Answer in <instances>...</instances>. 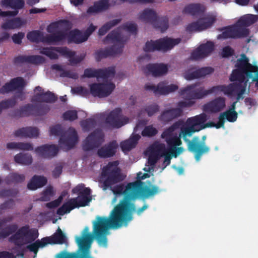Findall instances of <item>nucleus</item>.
Segmentation results:
<instances>
[{"label": "nucleus", "instance_id": "nucleus-1", "mask_svg": "<svg viewBox=\"0 0 258 258\" xmlns=\"http://www.w3.org/2000/svg\"><path fill=\"white\" fill-rule=\"evenodd\" d=\"M118 165L117 160L109 162L102 169L100 181L103 183V190L110 188L115 195H124L123 199L113 210L133 219V213L136 211V207L131 202L139 197L148 198L154 196L161 190L156 185H152L151 187L144 186L141 180L129 182L125 186L119 184L112 187L124 179Z\"/></svg>", "mask_w": 258, "mask_h": 258}, {"label": "nucleus", "instance_id": "nucleus-2", "mask_svg": "<svg viewBox=\"0 0 258 258\" xmlns=\"http://www.w3.org/2000/svg\"><path fill=\"white\" fill-rule=\"evenodd\" d=\"M133 219L113 210L108 217L97 216L92 222L93 234L99 245L106 247L110 229H117L127 225Z\"/></svg>", "mask_w": 258, "mask_h": 258}, {"label": "nucleus", "instance_id": "nucleus-3", "mask_svg": "<svg viewBox=\"0 0 258 258\" xmlns=\"http://www.w3.org/2000/svg\"><path fill=\"white\" fill-rule=\"evenodd\" d=\"M235 68L230 75V81L247 83L248 80L251 79L253 82H256L255 86L258 89V66L249 63L246 54H241L235 62Z\"/></svg>", "mask_w": 258, "mask_h": 258}, {"label": "nucleus", "instance_id": "nucleus-4", "mask_svg": "<svg viewBox=\"0 0 258 258\" xmlns=\"http://www.w3.org/2000/svg\"><path fill=\"white\" fill-rule=\"evenodd\" d=\"M89 230V227H85L81 236H76V242L78 247L76 251L63 250L58 253L55 258H94L91 255L90 249L95 236L93 232L90 233Z\"/></svg>", "mask_w": 258, "mask_h": 258}, {"label": "nucleus", "instance_id": "nucleus-5", "mask_svg": "<svg viewBox=\"0 0 258 258\" xmlns=\"http://www.w3.org/2000/svg\"><path fill=\"white\" fill-rule=\"evenodd\" d=\"M201 130V128H194L191 125H187L186 123L180 128L179 134L180 138L187 144L189 151L194 153V157L197 161H199L204 154H208L210 151V148L206 145L204 142H200L198 137H194L190 141L188 138L191 137L196 132Z\"/></svg>", "mask_w": 258, "mask_h": 258}, {"label": "nucleus", "instance_id": "nucleus-6", "mask_svg": "<svg viewBox=\"0 0 258 258\" xmlns=\"http://www.w3.org/2000/svg\"><path fill=\"white\" fill-rule=\"evenodd\" d=\"M109 41L114 43L113 45L105 49H99L94 53V56L96 61H99L103 58L109 56H115L122 53L124 40L121 35H120L119 29H115L112 30L108 34L103 40L104 43H106Z\"/></svg>", "mask_w": 258, "mask_h": 258}, {"label": "nucleus", "instance_id": "nucleus-7", "mask_svg": "<svg viewBox=\"0 0 258 258\" xmlns=\"http://www.w3.org/2000/svg\"><path fill=\"white\" fill-rule=\"evenodd\" d=\"M50 134L60 136L59 144L60 147L68 151L73 148L78 142V136L77 131L73 127H70L64 132L60 124H56L50 128Z\"/></svg>", "mask_w": 258, "mask_h": 258}, {"label": "nucleus", "instance_id": "nucleus-8", "mask_svg": "<svg viewBox=\"0 0 258 258\" xmlns=\"http://www.w3.org/2000/svg\"><path fill=\"white\" fill-rule=\"evenodd\" d=\"M38 236L37 230L30 228L29 225H25L19 228L14 234L8 238V241L14 244L17 247H21L23 245L34 242Z\"/></svg>", "mask_w": 258, "mask_h": 258}, {"label": "nucleus", "instance_id": "nucleus-9", "mask_svg": "<svg viewBox=\"0 0 258 258\" xmlns=\"http://www.w3.org/2000/svg\"><path fill=\"white\" fill-rule=\"evenodd\" d=\"M139 19L145 23L151 24L161 32H165L169 27L167 17H159L156 11L151 9L146 8L140 12Z\"/></svg>", "mask_w": 258, "mask_h": 258}, {"label": "nucleus", "instance_id": "nucleus-10", "mask_svg": "<svg viewBox=\"0 0 258 258\" xmlns=\"http://www.w3.org/2000/svg\"><path fill=\"white\" fill-rule=\"evenodd\" d=\"M50 110L48 105L37 103L27 104L22 106L19 109L14 110L12 116L15 117H27L30 115L40 116L45 115Z\"/></svg>", "mask_w": 258, "mask_h": 258}, {"label": "nucleus", "instance_id": "nucleus-11", "mask_svg": "<svg viewBox=\"0 0 258 258\" xmlns=\"http://www.w3.org/2000/svg\"><path fill=\"white\" fill-rule=\"evenodd\" d=\"M198 84L187 85L184 88L180 89L179 95L186 100L200 99L209 94V90H205L203 87L197 88Z\"/></svg>", "mask_w": 258, "mask_h": 258}, {"label": "nucleus", "instance_id": "nucleus-12", "mask_svg": "<svg viewBox=\"0 0 258 258\" xmlns=\"http://www.w3.org/2000/svg\"><path fill=\"white\" fill-rule=\"evenodd\" d=\"M215 21V17L207 15L188 24L185 28V30L188 33L201 32L210 28Z\"/></svg>", "mask_w": 258, "mask_h": 258}, {"label": "nucleus", "instance_id": "nucleus-13", "mask_svg": "<svg viewBox=\"0 0 258 258\" xmlns=\"http://www.w3.org/2000/svg\"><path fill=\"white\" fill-rule=\"evenodd\" d=\"M104 134L101 130L96 129L85 139L83 144L85 151H90L99 147L104 141Z\"/></svg>", "mask_w": 258, "mask_h": 258}, {"label": "nucleus", "instance_id": "nucleus-14", "mask_svg": "<svg viewBox=\"0 0 258 258\" xmlns=\"http://www.w3.org/2000/svg\"><path fill=\"white\" fill-rule=\"evenodd\" d=\"M90 93L94 97L104 98L108 96L114 90L115 86L112 83H97L90 85Z\"/></svg>", "mask_w": 258, "mask_h": 258}, {"label": "nucleus", "instance_id": "nucleus-15", "mask_svg": "<svg viewBox=\"0 0 258 258\" xmlns=\"http://www.w3.org/2000/svg\"><path fill=\"white\" fill-rule=\"evenodd\" d=\"M128 120L127 117L122 116L121 109L117 108L107 116L105 122L113 128H119L127 123Z\"/></svg>", "mask_w": 258, "mask_h": 258}, {"label": "nucleus", "instance_id": "nucleus-16", "mask_svg": "<svg viewBox=\"0 0 258 258\" xmlns=\"http://www.w3.org/2000/svg\"><path fill=\"white\" fill-rule=\"evenodd\" d=\"M176 124H174L164 130L161 135V138L165 140L167 144L168 151L175 146H180L182 144L179 136L174 132Z\"/></svg>", "mask_w": 258, "mask_h": 258}, {"label": "nucleus", "instance_id": "nucleus-17", "mask_svg": "<svg viewBox=\"0 0 258 258\" xmlns=\"http://www.w3.org/2000/svg\"><path fill=\"white\" fill-rule=\"evenodd\" d=\"M72 192L79 195L76 199L77 206L85 207L91 201V189L89 187H84L83 184H79L72 189Z\"/></svg>", "mask_w": 258, "mask_h": 258}, {"label": "nucleus", "instance_id": "nucleus-18", "mask_svg": "<svg viewBox=\"0 0 258 258\" xmlns=\"http://www.w3.org/2000/svg\"><path fill=\"white\" fill-rule=\"evenodd\" d=\"M57 53H59L63 56H72L74 53L67 47H42L40 49V53L47 56L51 59L58 58Z\"/></svg>", "mask_w": 258, "mask_h": 258}, {"label": "nucleus", "instance_id": "nucleus-19", "mask_svg": "<svg viewBox=\"0 0 258 258\" xmlns=\"http://www.w3.org/2000/svg\"><path fill=\"white\" fill-rule=\"evenodd\" d=\"M115 75V70L113 68L105 69H93L91 68L86 69L84 70V78H94L107 79Z\"/></svg>", "mask_w": 258, "mask_h": 258}, {"label": "nucleus", "instance_id": "nucleus-20", "mask_svg": "<svg viewBox=\"0 0 258 258\" xmlns=\"http://www.w3.org/2000/svg\"><path fill=\"white\" fill-rule=\"evenodd\" d=\"M214 44L211 41L200 45L191 53L190 57L194 60H199L208 56L214 50Z\"/></svg>", "mask_w": 258, "mask_h": 258}, {"label": "nucleus", "instance_id": "nucleus-21", "mask_svg": "<svg viewBox=\"0 0 258 258\" xmlns=\"http://www.w3.org/2000/svg\"><path fill=\"white\" fill-rule=\"evenodd\" d=\"M214 71V69L210 67H203L199 69H196L195 68L192 67L185 71L184 77L187 80H191L205 77L212 73Z\"/></svg>", "mask_w": 258, "mask_h": 258}, {"label": "nucleus", "instance_id": "nucleus-22", "mask_svg": "<svg viewBox=\"0 0 258 258\" xmlns=\"http://www.w3.org/2000/svg\"><path fill=\"white\" fill-rule=\"evenodd\" d=\"M58 150V147L55 145L45 144L36 148L35 152L41 158L51 159L57 154Z\"/></svg>", "mask_w": 258, "mask_h": 258}, {"label": "nucleus", "instance_id": "nucleus-23", "mask_svg": "<svg viewBox=\"0 0 258 258\" xmlns=\"http://www.w3.org/2000/svg\"><path fill=\"white\" fill-rule=\"evenodd\" d=\"M239 87H240V84L235 83L229 84L228 85H217L209 89V94L223 92L225 95L231 97L236 95V90Z\"/></svg>", "mask_w": 258, "mask_h": 258}, {"label": "nucleus", "instance_id": "nucleus-24", "mask_svg": "<svg viewBox=\"0 0 258 258\" xmlns=\"http://www.w3.org/2000/svg\"><path fill=\"white\" fill-rule=\"evenodd\" d=\"M118 147V145L115 140L112 141L105 144L99 148L97 152L98 157L101 158H108L114 156Z\"/></svg>", "mask_w": 258, "mask_h": 258}, {"label": "nucleus", "instance_id": "nucleus-25", "mask_svg": "<svg viewBox=\"0 0 258 258\" xmlns=\"http://www.w3.org/2000/svg\"><path fill=\"white\" fill-rule=\"evenodd\" d=\"M146 75H152L154 77H160L168 72V67L163 63H149L143 69Z\"/></svg>", "mask_w": 258, "mask_h": 258}, {"label": "nucleus", "instance_id": "nucleus-26", "mask_svg": "<svg viewBox=\"0 0 258 258\" xmlns=\"http://www.w3.org/2000/svg\"><path fill=\"white\" fill-rule=\"evenodd\" d=\"M225 106V98L218 97L205 104L203 106V110L207 112L217 113L222 111Z\"/></svg>", "mask_w": 258, "mask_h": 258}, {"label": "nucleus", "instance_id": "nucleus-27", "mask_svg": "<svg viewBox=\"0 0 258 258\" xmlns=\"http://www.w3.org/2000/svg\"><path fill=\"white\" fill-rule=\"evenodd\" d=\"M45 61L44 57L38 55H19L14 57L13 62L15 64H20L24 63L38 64Z\"/></svg>", "mask_w": 258, "mask_h": 258}, {"label": "nucleus", "instance_id": "nucleus-28", "mask_svg": "<svg viewBox=\"0 0 258 258\" xmlns=\"http://www.w3.org/2000/svg\"><path fill=\"white\" fill-rule=\"evenodd\" d=\"M159 51L167 52L172 49L175 45L178 44L181 41L179 38H171L169 37H164L158 39Z\"/></svg>", "mask_w": 258, "mask_h": 258}, {"label": "nucleus", "instance_id": "nucleus-29", "mask_svg": "<svg viewBox=\"0 0 258 258\" xmlns=\"http://www.w3.org/2000/svg\"><path fill=\"white\" fill-rule=\"evenodd\" d=\"M46 245L47 244H62L67 241V238L61 229L58 227L51 236L43 237Z\"/></svg>", "mask_w": 258, "mask_h": 258}, {"label": "nucleus", "instance_id": "nucleus-30", "mask_svg": "<svg viewBox=\"0 0 258 258\" xmlns=\"http://www.w3.org/2000/svg\"><path fill=\"white\" fill-rule=\"evenodd\" d=\"M182 110L179 108H173L163 111L159 116V119L164 122H169L181 115Z\"/></svg>", "mask_w": 258, "mask_h": 258}, {"label": "nucleus", "instance_id": "nucleus-31", "mask_svg": "<svg viewBox=\"0 0 258 258\" xmlns=\"http://www.w3.org/2000/svg\"><path fill=\"white\" fill-rule=\"evenodd\" d=\"M39 134L38 128L32 126L22 127L14 132V135L16 137L35 138L38 137Z\"/></svg>", "mask_w": 258, "mask_h": 258}, {"label": "nucleus", "instance_id": "nucleus-32", "mask_svg": "<svg viewBox=\"0 0 258 258\" xmlns=\"http://www.w3.org/2000/svg\"><path fill=\"white\" fill-rule=\"evenodd\" d=\"M54 93L49 91L44 93H37L31 99V102L52 103L57 100Z\"/></svg>", "mask_w": 258, "mask_h": 258}, {"label": "nucleus", "instance_id": "nucleus-33", "mask_svg": "<svg viewBox=\"0 0 258 258\" xmlns=\"http://www.w3.org/2000/svg\"><path fill=\"white\" fill-rule=\"evenodd\" d=\"M205 7L203 5L191 4L184 7L183 13L192 16L198 17L202 15L205 13Z\"/></svg>", "mask_w": 258, "mask_h": 258}, {"label": "nucleus", "instance_id": "nucleus-34", "mask_svg": "<svg viewBox=\"0 0 258 258\" xmlns=\"http://www.w3.org/2000/svg\"><path fill=\"white\" fill-rule=\"evenodd\" d=\"M47 178L44 176L34 175L27 184V188L30 190H34L41 188L46 184Z\"/></svg>", "mask_w": 258, "mask_h": 258}, {"label": "nucleus", "instance_id": "nucleus-35", "mask_svg": "<svg viewBox=\"0 0 258 258\" xmlns=\"http://www.w3.org/2000/svg\"><path fill=\"white\" fill-rule=\"evenodd\" d=\"M109 0H100L94 3L93 6L89 7L87 11L88 14L97 13L107 10L110 5Z\"/></svg>", "mask_w": 258, "mask_h": 258}, {"label": "nucleus", "instance_id": "nucleus-36", "mask_svg": "<svg viewBox=\"0 0 258 258\" xmlns=\"http://www.w3.org/2000/svg\"><path fill=\"white\" fill-rule=\"evenodd\" d=\"M207 120V115L205 113H202L194 117L188 118L186 123L187 125H191L194 128H196L198 125H200V127H202L203 125H204Z\"/></svg>", "mask_w": 258, "mask_h": 258}, {"label": "nucleus", "instance_id": "nucleus-37", "mask_svg": "<svg viewBox=\"0 0 258 258\" xmlns=\"http://www.w3.org/2000/svg\"><path fill=\"white\" fill-rule=\"evenodd\" d=\"M139 135H135L129 139L124 141L120 143V147L122 151H130L137 145L140 138Z\"/></svg>", "mask_w": 258, "mask_h": 258}, {"label": "nucleus", "instance_id": "nucleus-38", "mask_svg": "<svg viewBox=\"0 0 258 258\" xmlns=\"http://www.w3.org/2000/svg\"><path fill=\"white\" fill-rule=\"evenodd\" d=\"M24 24L20 18L17 17L8 20L1 25L4 30L19 29Z\"/></svg>", "mask_w": 258, "mask_h": 258}, {"label": "nucleus", "instance_id": "nucleus-39", "mask_svg": "<svg viewBox=\"0 0 258 258\" xmlns=\"http://www.w3.org/2000/svg\"><path fill=\"white\" fill-rule=\"evenodd\" d=\"M234 39L245 38L249 34V30L246 28H244L238 22L235 24L232 25Z\"/></svg>", "mask_w": 258, "mask_h": 258}, {"label": "nucleus", "instance_id": "nucleus-40", "mask_svg": "<svg viewBox=\"0 0 258 258\" xmlns=\"http://www.w3.org/2000/svg\"><path fill=\"white\" fill-rule=\"evenodd\" d=\"M69 41L76 44H79L86 41L84 33L78 29H74L70 32L68 36Z\"/></svg>", "mask_w": 258, "mask_h": 258}, {"label": "nucleus", "instance_id": "nucleus-41", "mask_svg": "<svg viewBox=\"0 0 258 258\" xmlns=\"http://www.w3.org/2000/svg\"><path fill=\"white\" fill-rule=\"evenodd\" d=\"M66 38V34L61 31H57L53 34L47 35L43 40V42L51 43L53 42H60Z\"/></svg>", "mask_w": 258, "mask_h": 258}, {"label": "nucleus", "instance_id": "nucleus-42", "mask_svg": "<svg viewBox=\"0 0 258 258\" xmlns=\"http://www.w3.org/2000/svg\"><path fill=\"white\" fill-rule=\"evenodd\" d=\"M76 199H71L68 202L64 203L57 211V214L63 215L66 213H69L71 210L79 208L77 205Z\"/></svg>", "mask_w": 258, "mask_h": 258}, {"label": "nucleus", "instance_id": "nucleus-43", "mask_svg": "<svg viewBox=\"0 0 258 258\" xmlns=\"http://www.w3.org/2000/svg\"><path fill=\"white\" fill-rule=\"evenodd\" d=\"M8 149H19L24 151H32L33 150V146L29 143L10 142L7 144Z\"/></svg>", "mask_w": 258, "mask_h": 258}, {"label": "nucleus", "instance_id": "nucleus-44", "mask_svg": "<svg viewBox=\"0 0 258 258\" xmlns=\"http://www.w3.org/2000/svg\"><path fill=\"white\" fill-rule=\"evenodd\" d=\"M14 161L21 165H29L32 163L33 159L29 154L20 153L15 156Z\"/></svg>", "mask_w": 258, "mask_h": 258}, {"label": "nucleus", "instance_id": "nucleus-45", "mask_svg": "<svg viewBox=\"0 0 258 258\" xmlns=\"http://www.w3.org/2000/svg\"><path fill=\"white\" fill-rule=\"evenodd\" d=\"M258 16L252 14H248L241 17L237 22L244 28L248 27L257 21Z\"/></svg>", "mask_w": 258, "mask_h": 258}, {"label": "nucleus", "instance_id": "nucleus-46", "mask_svg": "<svg viewBox=\"0 0 258 258\" xmlns=\"http://www.w3.org/2000/svg\"><path fill=\"white\" fill-rule=\"evenodd\" d=\"M18 229V225L16 223L7 225L0 231V239H4L11 236L16 232Z\"/></svg>", "mask_w": 258, "mask_h": 258}, {"label": "nucleus", "instance_id": "nucleus-47", "mask_svg": "<svg viewBox=\"0 0 258 258\" xmlns=\"http://www.w3.org/2000/svg\"><path fill=\"white\" fill-rule=\"evenodd\" d=\"M120 22L121 19H117L112 20L106 23L99 28L98 30V35L99 36L104 35L110 29H111L112 27L116 26Z\"/></svg>", "mask_w": 258, "mask_h": 258}, {"label": "nucleus", "instance_id": "nucleus-48", "mask_svg": "<svg viewBox=\"0 0 258 258\" xmlns=\"http://www.w3.org/2000/svg\"><path fill=\"white\" fill-rule=\"evenodd\" d=\"M3 5L6 7H9L14 9V11H17L24 6V0H3L2 1Z\"/></svg>", "mask_w": 258, "mask_h": 258}, {"label": "nucleus", "instance_id": "nucleus-49", "mask_svg": "<svg viewBox=\"0 0 258 258\" xmlns=\"http://www.w3.org/2000/svg\"><path fill=\"white\" fill-rule=\"evenodd\" d=\"M29 244L26 246V249L29 250L30 252H33L35 255L37 254L39 248H42L46 245L43 238L41 240L38 239L34 242H33Z\"/></svg>", "mask_w": 258, "mask_h": 258}, {"label": "nucleus", "instance_id": "nucleus-50", "mask_svg": "<svg viewBox=\"0 0 258 258\" xmlns=\"http://www.w3.org/2000/svg\"><path fill=\"white\" fill-rule=\"evenodd\" d=\"M151 153L159 158L167 153L165 146L162 143H155L151 146Z\"/></svg>", "mask_w": 258, "mask_h": 258}, {"label": "nucleus", "instance_id": "nucleus-51", "mask_svg": "<svg viewBox=\"0 0 258 258\" xmlns=\"http://www.w3.org/2000/svg\"><path fill=\"white\" fill-rule=\"evenodd\" d=\"M44 37L42 32L39 30H33L29 32L27 34V39L32 42H42Z\"/></svg>", "mask_w": 258, "mask_h": 258}, {"label": "nucleus", "instance_id": "nucleus-52", "mask_svg": "<svg viewBox=\"0 0 258 258\" xmlns=\"http://www.w3.org/2000/svg\"><path fill=\"white\" fill-rule=\"evenodd\" d=\"M25 179L24 174H19L17 173L10 174L6 178V181L7 184L17 183L23 182Z\"/></svg>", "mask_w": 258, "mask_h": 258}, {"label": "nucleus", "instance_id": "nucleus-53", "mask_svg": "<svg viewBox=\"0 0 258 258\" xmlns=\"http://www.w3.org/2000/svg\"><path fill=\"white\" fill-rule=\"evenodd\" d=\"M160 95H167L173 92L178 89V86L175 84L166 85L164 82H160Z\"/></svg>", "mask_w": 258, "mask_h": 258}, {"label": "nucleus", "instance_id": "nucleus-54", "mask_svg": "<svg viewBox=\"0 0 258 258\" xmlns=\"http://www.w3.org/2000/svg\"><path fill=\"white\" fill-rule=\"evenodd\" d=\"M219 31H223L222 33L217 36L218 39L233 38L234 34L232 25L220 28Z\"/></svg>", "mask_w": 258, "mask_h": 258}, {"label": "nucleus", "instance_id": "nucleus-55", "mask_svg": "<svg viewBox=\"0 0 258 258\" xmlns=\"http://www.w3.org/2000/svg\"><path fill=\"white\" fill-rule=\"evenodd\" d=\"M96 125V121L92 118H87L81 122V125L85 131H89L94 128Z\"/></svg>", "mask_w": 258, "mask_h": 258}, {"label": "nucleus", "instance_id": "nucleus-56", "mask_svg": "<svg viewBox=\"0 0 258 258\" xmlns=\"http://www.w3.org/2000/svg\"><path fill=\"white\" fill-rule=\"evenodd\" d=\"M158 39L154 41L151 40L150 41H148L144 47H143V50L145 52H154L155 51H159V48L158 46Z\"/></svg>", "mask_w": 258, "mask_h": 258}, {"label": "nucleus", "instance_id": "nucleus-57", "mask_svg": "<svg viewBox=\"0 0 258 258\" xmlns=\"http://www.w3.org/2000/svg\"><path fill=\"white\" fill-rule=\"evenodd\" d=\"M10 81L12 83L15 90L16 89H19L20 88L21 89V90H22V89L25 86V82L24 79L22 77H19L14 78L12 79Z\"/></svg>", "mask_w": 258, "mask_h": 258}, {"label": "nucleus", "instance_id": "nucleus-58", "mask_svg": "<svg viewBox=\"0 0 258 258\" xmlns=\"http://www.w3.org/2000/svg\"><path fill=\"white\" fill-rule=\"evenodd\" d=\"M0 104L3 109L12 108L17 104L16 98L15 97H13L2 100L0 102Z\"/></svg>", "mask_w": 258, "mask_h": 258}, {"label": "nucleus", "instance_id": "nucleus-59", "mask_svg": "<svg viewBox=\"0 0 258 258\" xmlns=\"http://www.w3.org/2000/svg\"><path fill=\"white\" fill-rule=\"evenodd\" d=\"M158 133L157 130L152 125L146 126L142 131V135L143 137H152L155 136Z\"/></svg>", "mask_w": 258, "mask_h": 258}, {"label": "nucleus", "instance_id": "nucleus-60", "mask_svg": "<svg viewBox=\"0 0 258 258\" xmlns=\"http://www.w3.org/2000/svg\"><path fill=\"white\" fill-rule=\"evenodd\" d=\"M116 29H119V31L120 32V29L126 30L129 32H131L133 34H136L137 33V25L135 23H128L125 24L117 28ZM121 35V34L120 33Z\"/></svg>", "mask_w": 258, "mask_h": 258}, {"label": "nucleus", "instance_id": "nucleus-61", "mask_svg": "<svg viewBox=\"0 0 258 258\" xmlns=\"http://www.w3.org/2000/svg\"><path fill=\"white\" fill-rule=\"evenodd\" d=\"M223 114L225 115L226 120L230 122L235 121L238 117V114L236 111H230L227 110L223 112Z\"/></svg>", "mask_w": 258, "mask_h": 258}, {"label": "nucleus", "instance_id": "nucleus-62", "mask_svg": "<svg viewBox=\"0 0 258 258\" xmlns=\"http://www.w3.org/2000/svg\"><path fill=\"white\" fill-rule=\"evenodd\" d=\"M63 118L66 120L74 121L78 118L77 112L75 110H68L63 114Z\"/></svg>", "mask_w": 258, "mask_h": 258}, {"label": "nucleus", "instance_id": "nucleus-63", "mask_svg": "<svg viewBox=\"0 0 258 258\" xmlns=\"http://www.w3.org/2000/svg\"><path fill=\"white\" fill-rule=\"evenodd\" d=\"M71 91L73 94L80 95L83 96H86L90 93L89 90L82 86L73 88Z\"/></svg>", "mask_w": 258, "mask_h": 258}, {"label": "nucleus", "instance_id": "nucleus-64", "mask_svg": "<svg viewBox=\"0 0 258 258\" xmlns=\"http://www.w3.org/2000/svg\"><path fill=\"white\" fill-rule=\"evenodd\" d=\"M159 110V106L156 103L150 104L147 106L145 108V111L149 116L153 115L155 113L157 112Z\"/></svg>", "mask_w": 258, "mask_h": 258}]
</instances>
